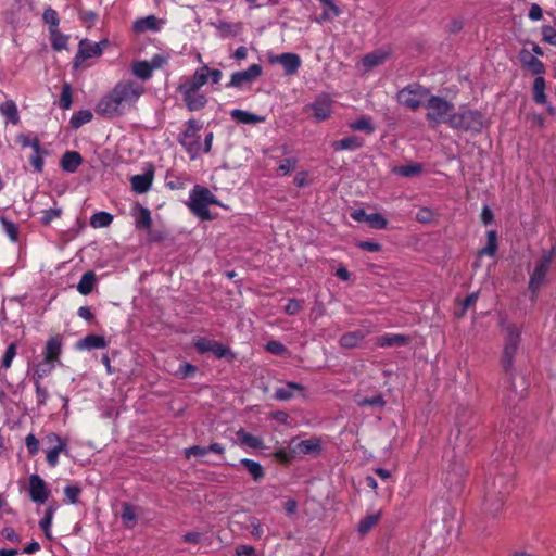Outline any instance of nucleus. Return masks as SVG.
Returning <instances> with one entry per match:
<instances>
[{"instance_id":"obj_11","label":"nucleus","mask_w":556,"mask_h":556,"mask_svg":"<svg viewBox=\"0 0 556 556\" xmlns=\"http://www.w3.org/2000/svg\"><path fill=\"white\" fill-rule=\"evenodd\" d=\"M194 348L201 354L212 353L217 358H224V357H227L228 355H231V357H233V355L228 346L222 344L220 342L210 340L206 338H199L194 342Z\"/></svg>"},{"instance_id":"obj_26","label":"nucleus","mask_w":556,"mask_h":556,"mask_svg":"<svg viewBox=\"0 0 556 556\" xmlns=\"http://www.w3.org/2000/svg\"><path fill=\"white\" fill-rule=\"evenodd\" d=\"M153 174L135 175L130 179L131 188L136 193H146L152 186Z\"/></svg>"},{"instance_id":"obj_28","label":"nucleus","mask_w":556,"mask_h":556,"mask_svg":"<svg viewBox=\"0 0 556 556\" xmlns=\"http://www.w3.org/2000/svg\"><path fill=\"white\" fill-rule=\"evenodd\" d=\"M230 116L238 123L242 124H257L265 121L263 116L250 113L248 111H243L240 109H235L230 112Z\"/></svg>"},{"instance_id":"obj_37","label":"nucleus","mask_w":556,"mask_h":556,"mask_svg":"<svg viewBox=\"0 0 556 556\" xmlns=\"http://www.w3.org/2000/svg\"><path fill=\"white\" fill-rule=\"evenodd\" d=\"M122 521L127 529H132L137 521V514L135 508L129 503H124L121 514Z\"/></svg>"},{"instance_id":"obj_29","label":"nucleus","mask_w":556,"mask_h":556,"mask_svg":"<svg viewBox=\"0 0 556 556\" xmlns=\"http://www.w3.org/2000/svg\"><path fill=\"white\" fill-rule=\"evenodd\" d=\"M159 29V20L154 15L139 18L134 23V30L136 33L157 31Z\"/></svg>"},{"instance_id":"obj_58","label":"nucleus","mask_w":556,"mask_h":556,"mask_svg":"<svg viewBox=\"0 0 556 556\" xmlns=\"http://www.w3.org/2000/svg\"><path fill=\"white\" fill-rule=\"evenodd\" d=\"M43 20L50 25V28H58L60 20L55 10L51 8L46 9L43 12Z\"/></svg>"},{"instance_id":"obj_4","label":"nucleus","mask_w":556,"mask_h":556,"mask_svg":"<svg viewBox=\"0 0 556 556\" xmlns=\"http://www.w3.org/2000/svg\"><path fill=\"white\" fill-rule=\"evenodd\" d=\"M505 332L501 365L510 383L514 378V359L520 344V330L515 325L508 324Z\"/></svg>"},{"instance_id":"obj_8","label":"nucleus","mask_w":556,"mask_h":556,"mask_svg":"<svg viewBox=\"0 0 556 556\" xmlns=\"http://www.w3.org/2000/svg\"><path fill=\"white\" fill-rule=\"evenodd\" d=\"M201 128L202 125L199 124L195 119H189L187 122V128L180 134L178 138L179 143L185 148L192 160H194L202 150L199 136Z\"/></svg>"},{"instance_id":"obj_13","label":"nucleus","mask_w":556,"mask_h":556,"mask_svg":"<svg viewBox=\"0 0 556 556\" xmlns=\"http://www.w3.org/2000/svg\"><path fill=\"white\" fill-rule=\"evenodd\" d=\"M208 81V66H203L195 70L194 74L187 78L178 86V90L200 91L201 87Z\"/></svg>"},{"instance_id":"obj_12","label":"nucleus","mask_w":556,"mask_h":556,"mask_svg":"<svg viewBox=\"0 0 556 556\" xmlns=\"http://www.w3.org/2000/svg\"><path fill=\"white\" fill-rule=\"evenodd\" d=\"M106 41H103L105 43ZM102 42H92L88 39L80 40L78 45V52L74 59V65L78 66L85 60L96 58L102 54Z\"/></svg>"},{"instance_id":"obj_50","label":"nucleus","mask_w":556,"mask_h":556,"mask_svg":"<svg viewBox=\"0 0 556 556\" xmlns=\"http://www.w3.org/2000/svg\"><path fill=\"white\" fill-rule=\"evenodd\" d=\"M72 87L68 83L62 85V92L59 100V105L62 110H68L72 105Z\"/></svg>"},{"instance_id":"obj_57","label":"nucleus","mask_w":556,"mask_h":556,"mask_svg":"<svg viewBox=\"0 0 556 556\" xmlns=\"http://www.w3.org/2000/svg\"><path fill=\"white\" fill-rule=\"evenodd\" d=\"M542 40L548 45L556 46V29L552 26H543L541 29Z\"/></svg>"},{"instance_id":"obj_34","label":"nucleus","mask_w":556,"mask_h":556,"mask_svg":"<svg viewBox=\"0 0 556 556\" xmlns=\"http://www.w3.org/2000/svg\"><path fill=\"white\" fill-rule=\"evenodd\" d=\"M55 365V363L43 358L42 362L37 364L33 374V380L41 381L45 377L49 376L53 371Z\"/></svg>"},{"instance_id":"obj_49","label":"nucleus","mask_w":556,"mask_h":556,"mask_svg":"<svg viewBox=\"0 0 556 556\" xmlns=\"http://www.w3.org/2000/svg\"><path fill=\"white\" fill-rule=\"evenodd\" d=\"M113 220V216L108 212H98L90 218V224L94 228L108 227Z\"/></svg>"},{"instance_id":"obj_48","label":"nucleus","mask_w":556,"mask_h":556,"mask_svg":"<svg viewBox=\"0 0 556 556\" xmlns=\"http://www.w3.org/2000/svg\"><path fill=\"white\" fill-rule=\"evenodd\" d=\"M51 45L56 51H61L67 47L68 37L61 34L58 28H50Z\"/></svg>"},{"instance_id":"obj_23","label":"nucleus","mask_w":556,"mask_h":556,"mask_svg":"<svg viewBox=\"0 0 556 556\" xmlns=\"http://www.w3.org/2000/svg\"><path fill=\"white\" fill-rule=\"evenodd\" d=\"M305 388L301 383L289 381L283 387L277 388L274 399L277 401H289L294 396V392H304Z\"/></svg>"},{"instance_id":"obj_19","label":"nucleus","mask_w":556,"mask_h":556,"mask_svg":"<svg viewBox=\"0 0 556 556\" xmlns=\"http://www.w3.org/2000/svg\"><path fill=\"white\" fill-rule=\"evenodd\" d=\"M182 100L189 111H199L203 109L206 103V97L200 91H188V90H178Z\"/></svg>"},{"instance_id":"obj_62","label":"nucleus","mask_w":556,"mask_h":556,"mask_svg":"<svg viewBox=\"0 0 556 556\" xmlns=\"http://www.w3.org/2000/svg\"><path fill=\"white\" fill-rule=\"evenodd\" d=\"M17 142L22 146V147H30L33 150L34 149H37L38 147H40V142H39V139L37 137L35 138H30L29 136L27 135H18L17 136Z\"/></svg>"},{"instance_id":"obj_3","label":"nucleus","mask_w":556,"mask_h":556,"mask_svg":"<svg viewBox=\"0 0 556 556\" xmlns=\"http://www.w3.org/2000/svg\"><path fill=\"white\" fill-rule=\"evenodd\" d=\"M187 205L195 216L202 220H210L212 216L208 206L220 205V202L206 187L195 185L190 190Z\"/></svg>"},{"instance_id":"obj_22","label":"nucleus","mask_w":556,"mask_h":556,"mask_svg":"<svg viewBox=\"0 0 556 556\" xmlns=\"http://www.w3.org/2000/svg\"><path fill=\"white\" fill-rule=\"evenodd\" d=\"M83 163V157L77 151H66L63 153L60 166L66 173H75Z\"/></svg>"},{"instance_id":"obj_21","label":"nucleus","mask_w":556,"mask_h":556,"mask_svg":"<svg viewBox=\"0 0 556 556\" xmlns=\"http://www.w3.org/2000/svg\"><path fill=\"white\" fill-rule=\"evenodd\" d=\"M409 337L401 333H387L377 337L375 345L378 348L404 346L409 343Z\"/></svg>"},{"instance_id":"obj_16","label":"nucleus","mask_w":556,"mask_h":556,"mask_svg":"<svg viewBox=\"0 0 556 556\" xmlns=\"http://www.w3.org/2000/svg\"><path fill=\"white\" fill-rule=\"evenodd\" d=\"M270 63L280 64L286 75H294L301 66V58L296 53L286 52L269 59Z\"/></svg>"},{"instance_id":"obj_42","label":"nucleus","mask_w":556,"mask_h":556,"mask_svg":"<svg viewBox=\"0 0 556 556\" xmlns=\"http://www.w3.org/2000/svg\"><path fill=\"white\" fill-rule=\"evenodd\" d=\"M48 154L47 150L41 147L33 150V154L29 156V162L35 172L41 173L43 170L45 160L43 156Z\"/></svg>"},{"instance_id":"obj_31","label":"nucleus","mask_w":556,"mask_h":556,"mask_svg":"<svg viewBox=\"0 0 556 556\" xmlns=\"http://www.w3.org/2000/svg\"><path fill=\"white\" fill-rule=\"evenodd\" d=\"M96 282H97L96 274L91 270L86 271L81 276V278L77 285V291L83 295H87V294L91 293V291L93 290V288L96 286Z\"/></svg>"},{"instance_id":"obj_17","label":"nucleus","mask_w":556,"mask_h":556,"mask_svg":"<svg viewBox=\"0 0 556 556\" xmlns=\"http://www.w3.org/2000/svg\"><path fill=\"white\" fill-rule=\"evenodd\" d=\"M519 61L522 67L533 75L542 76L545 73V65L534 54L527 49H521L519 52Z\"/></svg>"},{"instance_id":"obj_38","label":"nucleus","mask_w":556,"mask_h":556,"mask_svg":"<svg viewBox=\"0 0 556 556\" xmlns=\"http://www.w3.org/2000/svg\"><path fill=\"white\" fill-rule=\"evenodd\" d=\"M241 465L248 470L252 478L257 481L264 477V469L262 465L255 460L243 458L240 460Z\"/></svg>"},{"instance_id":"obj_63","label":"nucleus","mask_w":556,"mask_h":556,"mask_svg":"<svg viewBox=\"0 0 556 556\" xmlns=\"http://www.w3.org/2000/svg\"><path fill=\"white\" fill-rule=\"evenodd\" d=\"M61 213V208L45 210L42 212L41 223L43 225H49L54 218L60 217Z\"/></svg>"},{"instance_id":"obj_20","label":"nucleus","mask_w":556,"mask_h":556,"mask_svg":"<svg viewBox=\"0 0 556 556\" xmlns=\"http://www.w3.org/2000/svg\"><path fill=\"white\" fill-rule=\"evenodd\" d=\"M62 348H63V343H62L61 337H59V336L51 337L46 343V346L43 350V358L61 365L60 356L62 353Z\"/></svg>"},{"instance_id":"obj_55","label":"nucleus","mask_w":556,"mask_h":556,"mask_svg":"<svg viewBox=\"0 0 556 556\" xmlns=\"http://www.w3.org/2000/svg\"><path fill=\"white\" fill-rule=\"evenodd\" d=\"M80 493H81V488L78 484H71V485H66L64 488L65 498L71 504H76L78 502V497H79Z\"/></svg>"},{"instance_id":"obj_59","label":"nucleus","mask_w":556,"mask_h":556,"mask_svg":"<svg viewBox=\"0 0 556 556\" xmlns=\"http://www.w3.org/2000/svg\"><path fill=\"white\" fill-rule=\"evenodd\" d=\"M34 384L36 389L37 403L39 405H45L49 396L48 390L41 386V381L39 380H34Z\"/></svg>"},{"instance_id":"obj_5","label":"nucleus","mask_w":556,"mask_h":556,"mask_svg":"<svg viewBox=\"0 0 556 556\" xmlns=\"http://www.w3.org/2000/svg\"><path fill=\"white\" fill-rule=\"evenodd\" d=\"M450 127L466 132H481L485 127V117L478 110L460 108L454 113Z\"/></svg>"},{"instance_id":"obj_32","label":"nucleus","mask_w":556,"mask_h":556,"mask_svg":"<svg viewBox=\"0 0 556 556\" xmlns=\"http://www.w3.org/2000/svg\"><path fill=\"white\" fill-rule=\"evenodd\" d=\"M546 83L543 76L535 77L533 81V100L538 104L546 103L545 94Z\"/></svg>"},{"instance_id":"obj_60","label":"nucleus","mask_w":556,"mask_h":556,"mask_svg":"<svg viewBox=\"0 0 556 556\" xmlns=\"http://www.w3.org/2000/svg\"><path fill=\"white\" fill-rule=\"evenodd\" d=\"M303 308V302L296 299H290L288 304L285 306V313L287 315H295Z\"/></svg>"},{"instance_id":"obj_36","label":"nucleus","mask_w":556,"mask_h":556,"mask_svg":"<svg viewBox=\"0 0 556 556\" xmlns=\"http://www.w3.org/2000/svg\"><path fill=\"white\" fill-rule=\"evenodd\" d=\"M295 451L304 455L318 453L320 451V442L317 439L302 440L296 443Z\"/></svg>"},{"instance_id":"obj_35","label":"nucleus","mask_w":556,"mask_h":556,"mask_svg":"<svg viewBox=\"0 0 556 556\" xmlns=\"http://www.w3.org/2000/svg\"><path fill=\"white\" fill-rule=\"evenodd\" d=\"M486 245L479 251V256H494L497 251V233L495 230H489L486 233Z\"/></svg>"},{"instance_id":"obj_47","label":"nucleus","mask_w":556,"mask_h":556,"mask_svg":"<svg viewBox=\"0 0 556 556\" xmlns=\"http://www.w3.org/2000/svg\"><path fill=\"white\" fill-rule=\"evenodd\" d=\"M56 510V505H49L47 509L45 510L43 518L39 521V526L45 532V534L50 538V529L52 525V519L54 516V513Z\"/></svg>"},{"instance_id":"obj_9","label":"nucleus","mask_w":556,"mask_h":556,"mask_svg":"<svg viewBox=\"0 0 556 556\" xmlns=\"http://www.w3.org/2000/svg\"><path fill=\"white\" fill-rule=\"evenodd\" d=\"M28 493L30 500L36 504H43L50 496V489L47 482L38 475H30L28 478Z\"/></svg>"},{"instance_id":"obj_52","label":"nucleus","mask_w":556,"mask_h":556,"mask_svg":"<svg viewBox=\"0 0 556 556\" xmlns=\"http://www.w3.org/2000/svg\"><path fill=\"white\" fill-rule=\"evenodd\" d=\"M356 404L359 407L365 406H377V407H383L386 405V401L381 394H377L371 397H363L356 401Z\"/></svg>"},{"instance_id":"obj_46","label":"nucleus","mask_w":556,"mask_h":556,"mask_svg":"<svg viewBox=\"0 0 556 556\" xmlns=\"http://www.w3.org/2000/svg\"><path fill=\"white\" fill-rule=\"evenodd\" d=\"M139 214L136 216V225L139 228L150 229L152 225L151 213L149 208L137 205Z\"/></svg>"},{"instance_id":"obj_30","label":"nucleus","mask_w":556,"mask_h":556,"mask_svg":"<svg viewBox=\"0 0 556 556\" xmlns=\"http://www.w3.org/2000/svg\"><path fill=\"white\" fill-rule=\"evenodd\" d=\"M0 113L13 125L20 123V115L16 103L13 100H7L0 104Z\"/></svg>"},{"instance_id":"obj_18","label":"nucleus","mask_w":556,"mask_h":556,"mask_svg":"<svg viewBox=\"0 0 556 556\" xmlns=\"http://www.w3.org/2000/svg\"><path fill=\"white\" fill-rule=\"evenodd\" d=\"M507 495L502 493H495L494 495L484 492L483 498V510L490 516H497L504 507Z\"/></svg>"},{"instance_id":"obj_1","label":"nucleus","mask_w":556,"mask_h":556,"mask_svg":"<svg viewBox=\"0 0 556 556\" xmlns=\"http://www.w3.org/2000/svg\"><path fill=\"white\" fill-rule=\"evenodd\" d=\"M143 92L142 85L132 80H122L100 99L96 113L106 118L121 116L136 104Z\"/></svg>"},{"instance_id":"obj_10","label":"nucleus","mask_w":556,"mask_h":556,"mask_svg":"<svg viewBox=\"0 0 556 556\" xmlns=\"http://www.w3.org/2000/svg\"><path fill=\"white\" fill-rule=\"evenodd\" d=\"M262 75V66L252 64L247 70L236 72L231 75L230 81L226 84V88H241L251 84Z\"/></svg>"},{"instance_id":"obj_53","label":"nucleus","mask_w":556,"mask_h":556,"mask_svg":"<svg viewBox=\"0 0 556 556\" xmlns=\"http://www.w3.org/2000/svg\"><path fill=\"white\" fill-rule=\"evenodd\" d=\"M367 223L374 229H384L388 226V220L380 213L369 214Z\"/></svg>"},{"instance_id":"obj_24","label":"nucleus","mask_w":556,"mask_h":556,"mask_svg":"<svg viewBox=\"0 0 556 556\" xmlns=\"http://www.w3.org/2000/svg\"><path fill=\"white\" fill-rule=\"evenodd\" d=\"M366 336L367 332H364L362 330L346 332L340 337L339 345L343 349L357 348L364 341Z\"/></svg>"},{"instance_id":"obj_6","label":"nucleus","mask_w":556,"mask_h":556,"mask_svg":"<svg viewBox=\"0 0 556 556\" xmlns=\"http://www.w3.org/2000/svg\"><path fill=\"white\" fill-rule=\"evenodd\" d=\"M556 255V243L549 250L543 251L541 257L535 262L529 279V290L533 299L536 296L541 287L545 283L546 275L551 268L552 262Z\"/></svg>"},{"instance_id":"obj_40","label":"nucleus","mask_w":556,"mask_h":556,"mask_svg":"<svg viewBox=\"0 0 556 556\" xmlns=\"http://www.w3.org/2000/svg\"><path fill=\"white\" fill-rule=\"evenodd\" d=\"M379 519H380L379 513L366 516L358 522L357 532L361 535L367 534L377 525Z\"/></svg>"},{"instance_id":"obj_41","label":"nucleus","mask_w":556,"mask_h":556,"mask_svg":"<svg viewBox=\"0 0 556 556\" xmlns=\"http://www.w3.org/2000/svg\"><path fill=\"white\" fill-rule=\"evenodd\" d=\"M152 71V66L147 61H138L132 64V74L142 80L149 79Z\"/></svg>"},{"instance_id":"obj_44","label":"nucleus","mask_w":556,"mask_h":556,"mask_svg":"<svg viewBox=\"0 0 556 556\" xmlns=\"http://www.w3.org/2000/svg\"><path fill=\"white\" fill-rule=\"evenodd\" d=\"M422 172V166L418 163H413L403 166H396L393 168V173L403 177L418 176Z\"/></svg>"},{"instance_id":"obj_64","label":"nucleus","mask_w":556,"mask_h":556,"mask_svg":"<svg viewBox=\"0 0 556 556\" xmlns=\"http://www.w3.org/2000/svg\"><path fill=\"white\" fill-rule=\"evenodd\" d=\"M265 350L271 354L280 355L286 352V346L279 341H268L265 345Z\"/></svg>"},{"instance_id":"obj_27","label":"nucleus","mask_w":556,"mask_h":556,"mask_svg":"<svg viewBox=\"0 0 556 556\" xmlns=\"http://www.w3.org/2000/svg\"><path fill=\"white\" fill-rule=\"evenodd\" d=\"M106 348V341L103 337L97 334H88L77 342V349L79 350H91V349H104Z\"/></svg>"},{"instance_id":"obj_2","label":"nucleus","mask_w":556,"mask_h":556,"mask_svg":"<svg viewBox=\"0 0 556 556\" xmlns=\"http://www.w3.org/2000/svg\"><path fill=\"white\" fill-rule=\"evenodd\" d=\"M424 106L427 110L426 119L430 126H438L440 124L451 125L452 117L455 113V106L452 102L429 92V97Z\"/></svg>"},{"instance_id":"obj_61","label":"nucleus","mask_w":556,"mask_h":556,"mask_svg":"<svg viewBox=\"0 0 556 556\" xmlns=\"http://www.w3.org/2000/svg\"><path fill=\"white\" fill-rule=\"evenodd\" d=\"M25 445L30 455H36L39 451V441L33 433L25 438Z\"/></svg>"},{"instance_id":"obj_54","label":"nucleus","mask_w":556,"mask_h":556,"mask_svg":"<svg viewBox=\"0 0 556 556\" xmlns=\"http://www.w3.org/2000/svg\"><path fill=\"white\" fill-rule=\"evenodd\" d=\"M1 224H2L3 230L7 233V236L13 242L17 241V239H18V229H17L16 225L13 222H11V220H9V219H7L4 217L1 218Z\"/></svg>"},{"instance_id":"obj_45","label":"nucleus","mask_w":556,"mask_h":556,"mask_svg":"<svg viewBox=\"0 0 556 556\" xmlns=\"http://www.w3.org/2000/svg\"><path fill=\"white\" fill-rule=\"evenodd\" d=\"M387 54L380 52L368 53L363 58V66L366 71L374 68L375 66L384 62Z\"/></svg>"},{"instance_id":"obj_15","label":"nucleus","mask_w":556,"mask_h":556,"mask_svg":"<svg viewBox=\"0 0 556 556\" xmlns=\"http://www.w3.org/2000/svg\"><path fill=\"white\" fill-rule=\"evenodd\" d=\"M513 489V482L507 475H496L485 482V492L494 495L495 493H502L508 495Z\"/></svg>"},{"instance_id":"obj_39","label":"nucleus","mask_w":556,"mask_h":556,"mask_svg":"<svg viewBox=\"0 0 556 556\" xmlns=\"http://www.w3.org/2000/svg\"><path fill=\"white\" fill-rule=\"evenodd\" d=\"M237 437L240 440L241 444L247 445L252 448H261L263 447V440L258 437H255L249 432H245L243 429H240L237 432Z\"/></svg>"},{"instance_id":"obj_43","label":"nucleus","mask_w":556,"mask_h":556,"mask_svg":"<svg viewBox=\"0 0 556 556\" xmlns=\"http://www.w3.org/2000/svg\"><path fill=\"white\" fill-rule=\"evenodd\" d=\"M93 115L89 110H80L72 115L70 124L72 128L78 129L84 124L89 123Z\"/></svg>"},{"instance_id":"obj_14","label":"nucleus","mask_w":556,"mask_h":556,"mask_svg":"<svg viewBox=\"0 0 556 556\" xmlns=\"http://www.w3.org/2000/svg\"><path fill=\"white\" fill-rule=\"evenodd\" d=\"M332 100L327 94L318 96L315 101L306 106L313 111V115L317 121H325L331 116Z\"/></svg>"},{"instance_id":"obj_51","label":"nucleus","mask_w":556,"mask_h":556,"mask_svg":"<svg viewBox=\"0 0 556 556\" xmlns=\"http://www.w3.org/2000/svg\"><path fill=\"white\" fill-rule=\"evenodd\" d=\"M67 452V447L62 445H53L47 451L46 459L50 467H55L59 463V455Z\"/></svg>"},{"instance_id":"obj_56","label":"nucleus","mask_w":556,"mask_h":556,"mask_svg":"<svg viewBox=\"0 0 556 556\" xmlns=\"http://www.w3.org/2000/svg\"><path fill=\"white\" fill-rule=\"evenodd\" d=\"M298 160L295 157H289L281 161L278 166V172L281 175H289L296 166Z\"/></svg>"},{"instance_id":"obj_25","label":"nucleus","mask_w":556,"mask_h":556,"mask_svg":"<svg viewBox=\"0 0 556 556\" xmlns=\"http://www.w3.org/2000/svg\"><path fill=\"white\" fill-rule=\"evenodd\" d=\"M364 144L365 140L362 137L353 135L340 140H336L332 143V148L334 151L357 150L361 149Z\"/></svg>"},{"instance_id":"obj_7","label":"nucleus","mask_w":556,"mask_h":556,"mask_svg":"<svg viewBox=\"0 0 556 556\" xmlns=\"http://www.w3.org/2000/svg\"><path fill=\"white\" fill-rule=\"evenodd\" d=\"M429 97V89L413 83L402 88L397 94V102L412 111L418 110Z\"/></svg>"},{"instance_id":"obj_33","label":"nucleus","mask_w":556,"mask_h":556,"mask_svg":"<svg viewBox=\"0 0 556 556\" xmlns=\"http://www.w3.org/2000/svg\"><path fill=\"white\" fill-rule=\"evenodd\" d=\"M349 127L354 131H364L368 135L375 131L372 119L369 116H362L357 118L356 121L352 122Z\"/></svg>"}]
</instances>
